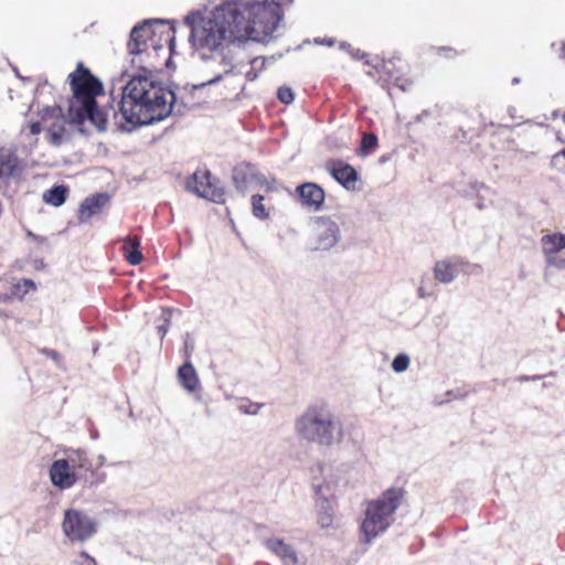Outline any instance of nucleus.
<instances>
[{"mask_svg": "<svg viewBox=\"0 0 565 565\" xmlns=\"http://www.w3.org/2000/svg\"><path fill=\"white\" fill-rule=\"evenodd\" d=\"M281 18L280 6L275 0H223L207 15L201 12L185 15L184 23L191 29L189 40L211 68L216 65L215 74L192 89L216 84L224 75L234 74L236 64L231 46L271 35Z\"/></svg>", "mask_w": 565, "mask_h": 565, "instance_id": "obj_1", "label": "nucleus"}, {"mask_svg": "<svg viewBox=\"0 0 565 565\" xmlns=\"http://www.w3.org/2000/svg\"><path fill=\"white\" fill-rule=\"evenodd\" d=\"M120 89L119 113L124 122L119 121L118 128L122 131L161 121L173 113L182 115L194 105L183 98L179 104L173 90L145 74L132 75Z\"/></svg>", "mask_w": 565, "mask_h": 565, "instance_id": "obj_2", "label": "nucleus"}, {"mask_svg": "<svg viewBox=\"0 0 565 565\" xmlns=\"http://www.w3.org/2000/svg\"><path fill=\"white\" fill-rule=\"evenodd\" d=\"M68 78L73 93V98L70 100L67 108V117L71 124L81 126L88 120L98 131H105L107 129V115L99 109L96 102V97L104 92L102 82L82 63H78Z\"/></svg>", "mask_w": 565, "mask_h": 565, "instance_id": "obj_3", "label": "nucleus"}, {"mask_svg": "<svg viewBox=\"0 0 565 565\" xmlns=\"http://www.w3.org/2000/svg\"><path fill=\"white\" fill-rule=\"evenodd\" d=\"M296 435L311 444L330 447L343 438V423L322 401L309 404L295 420Z\"/></svg>", "mask_w": 565, "mask_h": 565, "instance_id": "obj_4", "label": "nucleus"}, {"mask_svg": "<svg viewBox=\"0 0 565 565\" xmlns=\"http://www.w3.org/2000/svg\"><path fill=\"white\" fill-rule=\"evenodd\" d=\"M402 498V490L392 488L367 503L364 519L360 526L361 542L363 544H370L387 531L395 520L394 514L401 505Z\"/></svg>", "mask_w": 565, "mask_h": 565, "instance_id": "obj_5", "label": "nucleus"}, {"mask_svg": "<svg viewBox=\"0 0 565 565\" xmlns=\"http://www.w3.org/2000/svg\"><path fill=\"white\" fill-rule=\"evenodd\" d=\"M166 20L162 19H148L135 25L130 32V39L127 44L128 53L131 55V64L138 70L143 72H151L148 65V57L150 50L157 51L158 43L153 39L154 25H164Z\"/></svg>", "mask_w": 565, "mask_h": 565, "instance_id": "obj_6", "label": "nucleus"}, {"mask_svg": "<svg viewBox=\"0 0 565 565\" xmlns=\"http://www.w3.org/2000/svg\"><path fill=\"white\" fill-rule=\"evenodd\" d=\"M62 530L71 542L83 543L96 533L97 523L87 513L76 509H68L64 512Z\"/></svg>", "mask_w": 565, "mask_h": 565, "instance_id": "obj_7", "label": "nucleus"}, {"mask_svg": "<svg viewBox=\"0 0 565 565\" xmlns=\"http://www.w3.org/2000/svg\"><path fill=\"white\" fill-rule=\"evenodd\" d=\"M50 480L54 487L60 490H67L77 482L83 481L85 486L93 487L105 481V475L95 479H89L87 475L73 471L68 463L63 459L54 460L49 469Z\"/></svg>", "mask_w": 565, "mask_h": 565, "instance_id": "obj_8", "label": "nucleus"}, {"mask_svg": "<svg viewBox=\"0 0 565 565\" xmlns=\"http://www.w3.org/2000/svg\"><path fill=\"white\" fill-rule=\"evenodd\" d=\"M232 181L235 189L243 194L258 186H266L267 190H271V183L274 182V180L269 182L250 162L236 164L232 171Z\"/></svg>", "mask_w": 565, "mask_h": 565, "instance_id": "obj_9", "label": "nucleus"}, {"mask_svg": "<svg viewBox=\"0 0 565 565\" xmlns=\"http://www.w3.org/2000/svg\"><path fill=\"white\" fill-rule=\"evenodd\" d=\"M341 239L339 224L329 216H318L315 220V250H330Z\"/></svg>", "mask_w": 565, "mask_h": 565, "instance_id": "obj_10", "label": "nucleus"}, {"mask_svg": "<svg viewBox=\"0 0 565 565\" xmlns=\"http://www.w3.org/2000/svg\"><path fill=\"white\" fill-rule=\"evenodd\" d=\"M212 175L209 170L203 172H194L192 177L186 181V190L195 193L200 198L207 199L215 203H224L225 192L221 188H216L212 180Z\"/></svg>", "mask_w": 565, "mask_h": 565, "instance_id": "obj_11", "label": "nucleus"}, {"mask_svg": "<svg viewBox=\"0 0 565 565\" xmlns=\"http://www.w3.org/2000/svg\"><path fill=\"white\" fill-rule=\"evenodd\" d=\"M41 120L47 124L49 120H53L52 124L47 125L46 130L50 137V142L54 146H60L64 139L65 122L68 121L67 114L64 115L61 106L45 107L40 111Z\"/></svg>", "mask_w": 565, "mask_h": 565, "instance_id": "obj_12", "label": "nucleus"}, {"mask_svg": "<svg viewBox=\"0 0 565 565\" xmlns=\"http://www.w3.org/2000/svg\"><path fill=\"white\" fill-rule=\"evenodd\" d=\"M265 546L279 558L281 565H308L307 556L280 537L267 539Z\"/></svg>", "mask_w": 565, "mask_h": 565, "instance_id": "obj_13", "label": "nucleus"}, {"mask_svg": "<svg viewBox=\"0 0 565 565\" xmlns=\"http://www.w3.org/2000/svg\"><path fill=\"white\" fill-rule=\"evenodd\" d=\"M301 205L312 210L320 211L324 203V190L313 182H306L296 188Z\"/></svg>", "mask_w": 565, "mask_h": 565, "instance_id": "obj_14", "label": "nucleus"}, {"mask_svg": "<svg viewBox=\"0 0 565 565\" xmlns=\"http://www.w3.org/2000/svg\"><path fill=\"white\" fill-rule=\"evenodd\" d=\"M327 170L344 189L349 191L355 190L359 174L351 164L342 161H332L327 164Z\"/></svg>", "mask_w": 565, "mask_h": 565, "instance_id": "obj_15", "label": "nucleus"}, {"mask_svg": "<svg viewBox=\"0 0 565 565\" xmlns=\"http://www.w3.org/2000/svg\"><path fill=\"white\" fill-rule=\"evenodd\" d=\"M68 463V467L76 472L87 475L89 479H97L104 473L98 475L93 469V463L86 451L82 449H71L67 451L66 458H63Z\"/></svg>", "mask_w": 565, "mask_h": 565, "instance_id": "obj_16", "label": "nucleus"}, {"mask_svg": "<svg viewBox=\"0 0 565 565\" xmlns=\"http://www.w3.org/2000/svg\"><path fill=\"white\" fill-rule=\"evenodd\" d=\"M177 380L180 386L190 394L201 390L198 372L191 361H184V363L179 366Z\"/></svg>", "mask_w": 565, "mask_h": 565, "instance_id": "obj_17", "label": "nucleus"}, {"mask_svg": "<svg viewBox=\"0 0 565 565\" xmlns=\"http://www.w3.org/2000/svg\"><path fill=\"white\" fill-rule=\"evenodd\" d=\"M108 202L109 195L107 193H96L86 198L78 211L81 222H87L92 216L100 213Z\"/></svg>", "mask_w": 565, "mask_h": 565, "instance_id": "obj_18", "label": "nucleus"}, {"mask_svg": "<svg viewBox=\"0 0 565 565\" xmlns=\"http://www.w3.org/2000/svg\"><path fill=\"white\" fill-rule=\"evenodd\" d=\"M313 489L317 495V505L319 508L318 522L321 527H329L332 523V511L327 493L324 492V487L320 483H315Z\"/></svg>", "mask_w": 565, "mask_h": 565, "instance_id": "obj_19", "label": "nucleus"}, {"mask_svg": "<svg viewBox=\"0 0 565 565\" xmlns=\"http://www.w3.org/2000/svg\"><path fill=\"white\" fill-rule=\"evenodd\" d=\"M19 168V159L12 149H0V179L7 180L15 175Z\"/></svg>", "mask_w": 565, "mask_h": 565, "instance_id": "obj_20", "label": "nucleus"}, {"mask_svg": "<svg viewBox=\"0 0 565 565\" xmlns=\"http://www.w3.org/2000/svg\"><path fill=\"white\" fill-rule=\"evenodd\" d=\"M541 246L545 257L556 255L565 248V234L553 233L542 236Z\"/></svg>", "mask_w": 565, "mask_h": 565, "instance_id": "obj_21", "label": "nucleus"}, {"mask_svg": "<svg viewBox=\"0 0 565 565\" xmlns=\"http://www.w3.org/2000/svg\"><path fill=\"white\" fill-rule=\"evenodd\" d=\"M456 263L450 260H438L434 266V277L441 284H450L457 277Z\"/></svg>", "mask_w": 565, "mask_h": 565, "instance_id": "obj_22", "label": "nucleus"}, {"mask_svg": "<svg viewBox=\"0 0 565 565\" xmlns=\"http://www.w3.org/2000/svg\"><path fill=\"white\" fill-rule=\"evenodd\" d=\"M140 241L137 236H128L124 241V253L125 257L129 262L130 265H139L143 258L142 253L139 249Z\"/></svg>", "mask_w": 565, "mask_h": 565, "instance_id": "obj_23", "label": "nucleus"}, {"mask_svg": "<svg viewBox=\"0 0 565 565\" xmlns=\"http://www.w3.org/2000/svg\"><path fill=\"white\" fill-rule=\"evenodd\" d=\"M68 190L65 185H53L43 194V200L52 206H61L67 198Z\"/></svg>", "mask_w": 565, "mask_h": 565, "instance_id": "obj_24", "label": "nucleus"}, {"mask_svg": "<svg viewBox=\"0 0 565 565\" xmlns=\"http://www.w3.org/2000/svg\"><path fill=\"white\" fill-rule=\"evenodd\" d=\"M265 198L260 194H254L250 199L252 214L260 221L269 218V212L264 204Z\"/></svg>", "mask_w": 565, "mask_h": 565, "instance_id": "obj_25", "label": "nucleus"}, {"mask_svg": "<svg viewBox=\"0 0 565 565\" xmlns=\"http://www.w3.org/2000/svg\"><path fill=\"white\" fill-rule=\"evenodd\" d=\"M355 60H364V63L369 66H372L376 72H388V65L384 62H379L377 58L369 60L367 54L361 52L359 49L353 47V54H350Z\"/></svg>", "mask_w": 565, "mask_h": 565, "instance_id": "obj_26", "label": "nucleus"}, {"mask_svg": "<svg viewBox=\"0 0 565 565\" xmlns=\"http://www.w3.org/2000/svg\"><path fill=\"white\" fill-rule=\"evenodd\" d=\"M377 146V137L374 134H364L361 140L359 152L362 157L370 154V152Z\"/></svg>", "mask_w": 565, "mask_h": 565, "instance_id": "obj_27", "label": "nucleus"}, {"mask_svg": "<svg viewBox=\"0 0 565 565\" xmlns=\"http://www.w3.org/2000/svg\"><path fill=\"white\" fill-rule=\"evenodd\" d=\"M172 313L173 310L170 308H163L161 311L160 320H162V323L157 326V331L161 340H163V338L167 335L169 331Z\"/></svg>", "mask_w": 565, "mask_h": 565, "instance_id": "obj_28", "label": "nucleus"}, {"mask_svg": "<svg viewBox=\"0 0 565 565\" xmlns=\"http://www.w3.org/2000/svg\"><path fill=\"white\" fill-rule=\"evenodd\" d=\"M411 364V359L406 353H398L392 361V369L396 373L405 372Z\"/></svg>", "mask_w": 565, "mask_h": 565, "instance_id": "obj_29", "label": "nucleus"}, {"mask_svg": "<svg viewBox=\"0 0 565 565\" xmlns=\"http://www.w3.org/2000/svg\"><path fill=\"white\" fill-rule=\"evenodd\" d=\"M238 411L246 415H257L258 412L264 407L263 403H254L248 399H242V403L237 406Z\"/></svg>", "mask_w": 565, "mask_h": 565, "instance_id": "obj_30", "label": "nucleus"}, {"mask_svg": "<svg viewBox=\"0 0 565 565\" xmlns=\"http://www.w3.org/2000/svg\"><path fill=\"white\" fill-rule=\"evenodd\" d=\"M195 350V341L193 337L186 332L183 337V350L182 355L184 358V361H191L192 354Z\"/></svg>", "mask_w": 565, "mask_h": 565, "instance_id": "obj_31", "label": "nucleus"}, {"mask_svg": "<svg viewBox=\"0 0 565 565\" xmlns=\"http://www.w3.org/2000/svg\"><path fill=\"white\" fill-rule=\"evenodd\" d=\"M277 98L286 105L291 104L295 98L294 92L291 88L286 86L279 87L277 90Z\"/></svg>", "mask_w": 565, "mask_h": 565, "instance_id": "obj_32", "label": "nucleus"}, {"mask_svg": "<svg viewBox=\"0 0 565 565\" xmlns=\"http://www.w3.org/2000/svg\"><path fill=\"white\" fill-rule=\"evenodd\" d=\"M75 565H97L94 557L88 555L86 552H81L79 555L74 559Z\"/></svg>", "mask_w": 565, "mask_h": 565, "instance_id": "obj_33", "label": "nucleus"}, {"mask_svg": "<svg viewBox=\"0 0 565 565\" xmlns=\"http://www.w3.org/2000/svg\"><path fill=\"white\" fill-rule=\"evenodd\" d=\"M22 287L24 288V289H23V294H26V292L29 291V289H30V288H34L35 286H34V282H33L31 279H22V281H21V282H18V284L14 286V288H15V290H14V295L21 296V295H20V289H21Z\"/></svg>", "mask_w": 565, "mask_h": 565, "instance_id": "obj_34", "label": "nucleus"}, {"mask_svg": "<svg viewBox=\"0 0 565 565\" xmlns=\"http://www.w3.org/2000/svg\"><path fill=\"white\" fill-rule=\"evenodd\" d=\"M546 263L548 266H554L559 269H565V259L559 258L556 255L546 257Z\"/></svg>", "mask_w": 565, "mask_h": 565, "instance_id": "obj_35", "label": "nucleus"}, {"mask_svg": "<svg viewBox=\"0 0 565 565\" xmlns=\"http://www.w3.org/2000/svg\"><path fill=\"white\" fill-rule=\"evenodd\" d=\"M258 63V60L255 58L252 61V67L248 72H246V79L249 81V82H253L257 78V72L254 70L255 68V65Z\"/></svg>", "mask_w": 565, "mask_h": 565, "instance_id": "obj_36", "label": "nucleus"}, {"mask_svg": "<svg viewBox=\"0 0 565 565\" xmlns=\"http://www.w3.org/2000/svg\"><path fill=\"white\" fill-rule=\"evenodd\" d=\"M417 296L420 299H425L428 297H433L434 292L431 290L426 289V287L424 285H420L417 289Z\"/></svg>", "mask_w": 565, "mask_h": 565, "instance_id": "obj_37", "label": "nucleus"}, {"mask_svg": "<svg viewBox=\"0 0 565 565\" xmlns=\"http://www.w3.org/2000/svg\"><path fill=\"white\" fill-rule=\"evenodd\" d=\"M564 159L565 160V148L562 149L561 151H558L557 153H555L553 157H552V166L554 167H557L558 166V161L559 159Z\"/></svg>", "mask_w": 565, "mask_h": 565, "instance_id": "obj_38", "label": "nucleus"}, {"mask_svg": "<svg viewBox=\"0 0 565 565\" xmlns=\"http://www.w3.org/2000/svg\"><path fill=\"white\" fill-rule=\"evenodd\" d=\"M42 130V126H41V122L40 121H34V122H31L30 125V132L32 135H39Z\"/></svg>", "mask_w": 565, "mask_h": 565, "instance_id": "obj_39", "label": "nucleus"}, {"mask_svg": "<svg viewBox=\"0 0 565 565\" xmlns=\"http://www.w3.org/2000/svg\"><path fill=\"white\" fill-rule=\"evenodd\" d=\"M315 42L319 43V44H326L328 46H332L335 43V40L331 39V38L330 39H323V40L316 39Z\"/></svg>", "mask_w": 565, "mask_h": 565, "instance_id": "obj_40", "label": "nucleus"}, {"mask_svg": "<svg viewBox=\"0 0 565 565\" xmlns=\"http://www.w3.org/2000/svg\"><path fill=\"white\" fill-rule=\"evenodd\" d=\"M45 353L51 358L53 359L55 362H58L61 355L58 352L54 351V350H45Z\"/></svg>", "mask_w": 565, "mask_h": 565, "instance_id": "obj_41", "label": "nucleus"}, {"mask_svg": "<svg viewBox=\"0 0 565 565\" xmlns=\"http://www.w3.org/2000/svg\"><path fill=\"white\" fill-rule=\"evenodd\" d=\"M340 49L348 52L349 54H353V46L350 43L342 42L340 44Z\"/></svg>", "mask_w": 565, "mask_h": 565, "instance_id": "obj_42", "label": "nucleus"}, {"mask_svg": "<svg viewBox=\"0 0 565 565\" xmlns=\"http://www.w3.org/2000/svg\"><path fill=\"white\" fill-rule=\"evenodd\" d=\"M106 463V458L104 455H99L97 457V467H103Z\"/></svg>", "mask_w": 565, "mask_h": 565, "instance_id": "obj_43", "label": "nucleus"}, {"mask_svg": "<svg viewBox=\"0 0 565 565\" xmlns=\"http://www.w3.org/2000/svg\"><path fill=\"white\" fill-rule=\"evenodd\" d=\"M472 189L477 192H479L480 189H486V185L483 183L475 182L472 185Z\"/></svg>", "mask_w": 565, "mask_h": 565, "instance_id": "obj_44", "label": "nucleus"}, {"mask_svg": "<svg viewBox=\"0 0 565 565\" xmlns=\"http://www.w3.org/2000/svg\"><path fill=\"white\" fill-rule=\"evenodd\" d=\"M508 113H509V115H510V117H511V118H514V117H515V113H516V108H515V107H513V106H510V107L508 108Z\"/></svg>", "mask_w": 565, "mask_h": 565, "instance_id": "obj_45", "label": "nucleus"}, {"mask_svg": "<svg viewBox=\"0 0 565 565\" xmlns=\"http://www.w3.org/2000/svg\"><path fill=\"white\" fill-rule=\"evenodd\" d=\"M561 58L565 60V43L562 44V49H561V55H559Z\"/></svg>", "mask_w": 565, "mask_h": 565, "instance_id": "obj_46", "label": "nucleus"}, {"mask_svg": "<svg viewBox=\"0 0 565 565\" xmlns=\"http://www.w3.org/2000/svg\"><path fill=\"white\" fill-rule=\"evenodd\" d=\"M33 239H34V241H36V242H40V243H43V242H45V241H46V238H45V237L38 236V235H36V237H34Z\"/></svg>", "mask_w": 565, "mask_h": 565, "instance_id": "obj_47", "label": "nucleus"}, {"mask_svg": "<svg viewBox=\"0 0 565 565\" xmlns=\"http://www.w3.org/2000/svg\"><path fill=\"white\" fill-rule=\"evenodd\" d=\"M448 395H452V396H454V398H458V397H460V396H461V395H459V394L455 393L454 391H448Z\"/></svg>", "mask_w": 565, "mask_h": 565, "instance_id": "obj_48", "label": "nucleus"}, {"mask_svg": "<svg viewBox=\"0 0 565 565\" xmlns=\"http://www.w3.org/2000/svg\"><path fill=\"white\" fill-rule=\"evenodd\" d=\"M476 205H477V207H478L479 210H483V209H484V204H483V202H481V201L477 202V204H476Z\"/></svg>", "mask_w": 565, "mask_h": 565, "instance_id": "obj_49", "label": "nucleus"}, {"mask_svg": "<svg viewBox=\"0 0 565 565\" xmlns=\"http://www.w3.org/2000/svg\"><path fill=\"white\" fill-rule=\"evenodd\" d=\"M519 83H520V78H519V77H513V78H512V84H513V85H516V84H519Z\"/></svg>", "mask_w": 565, "mask_h": 565, "instance_id": "obj_50", "label": "nucleus"}, {"mask_svg": "<svg viewBox=\"0 0 565 565\" xmlns=\"http://www.w3.org/2000/svg\"><path fill=\"white\" fill-rule=\"evenodd\" d=\"M28 236H29V237H32V238L36 237V235H35V234H33L32 232H28Z\"/></svg>", "mask_w": 565, "mask_h": 565, "instance_id": "obj_51", "label": "nucleus"}, {"mask_svg": "<svg viewBox=\"0 0 565 565\" xmlns=\"http://www.w3.org/2000/svg\"><path fill=\"white\" fill-rule=\"evenodd\" d=\"M173 41H174V39H173V38H171V39H170V49H171V50H172Z\"/></svg>", "mask_w": 565, "mask_h": 565, "instance_id": "obj_52", "label": "nucleus"}, {"mask_svg": "<svg viewBox=\"0 0 565 565\" xmlns=\"http://www.w3.org/2000/svg\"><path fill=\"white\" fill-rule=\"evenodd\" d=\"M369 76H373V72L371 70L365 72Z\"/></svg>", "mask_w": 565, "mask_h": 565, "instance_id": "obj_53", "label": "nucleus"}, {"mask_svg": "<svg viewBox=\"0 0 565 565\" xmlns=\"http://www.w3.org/2000/svg\"><path fill=\"white\" fill-rule=\"evenodd\" d=\"M563 120H564V122H565V110H564V114H563Z\"/></svg>", "mask_w": 565, "mask_h": 565, "instance_id": "obj_54", "label": "nucleus"}, {"mask_svg": "<svg viewBox=\"0 0 565 565\" xmlns=\"http://www.w3.org/2000/svg\"><path fill=\"white\" fill-rule=\"evenodd\" d=\"M287 1H288L289 3H291V2H292V0H287Z\"/></svg>", "mask_w": 565, "mask_h": 565, "instance_id": "obj_55", "label": "nucleus"}]
</instances>
